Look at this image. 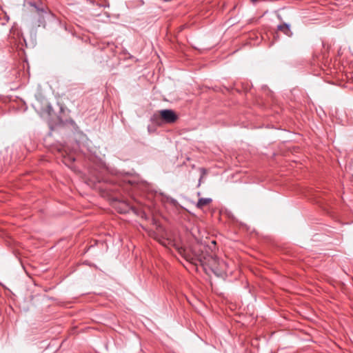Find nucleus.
Here are the masks:
<instances>
[{"instance_id": "obj_3", "label": "nucleus", "mask_w": 353, "mask_h": 353, "mask_svg": "<svg viewBox=\"0 0 353 353\" xmlns=\"http://www.w3.org/2000/svg\"><path fill=\"white\" fill-rule=\"evenodd\" d=\"M278 30L283 32L285 34L290 37L292 34L290 27L287 23H283L281 25H279L277 27Z\"/></svg>"}, {"instance_id": "obj_2", "label": "nucleus", "mask_w": 353, "mask_h": 353, "mask_svg": "<svg viewBox=\"0 0 353 353\" xmlns=\"http://www.w3.org/2000/svg\"><path fill=\"white\" fill-rule=\"evenodd\" d=\"M178 119L176 113L170 109L161 110L159 111V114H154L152 120L157 124L161 123H174Z\"/></svg>"}, {"instance_id": "obj_1", "label": "nucleus", "mask_w": 353, "mask_h": 353, "mask_svg": "<svg viewBox=\"0 0 353 353\" xmlns=\"http://www.w3.org/2000/svg\"><path fill=\"white\" fill-rule=\"evenodd\" d=\"M152 236L163 246L174 248L178 253L190 263L195 265L204 264L205 254L203 251L201 245L196 243L189 247H184L175 239H172L170 237L165 238L156 234H154Z\"/></svg>"}, {"instance_id": "obj_5", "label": "nucleus", "mask_w": 353, "mask_h": 353, "mask_svg": "<svg viewBox=\"0 0 353 353\" xmlns=\"http://www.w3.org/2000/svg\"><path fill=\"white\" fill-rule=\"evenodd\" d=\"M75 159L73 156H68V157H64L63 158V163L66 165H68L69 163H72L73 161H74Z\"/></svg>"}, {"instance_id": "obj_4", "label": "nucleus", "mask_w": 353, "mask_h": 353, "mask_svg": "<svg viewBox=\"0 0 353 353\" xmlns=\"http://www.w3.org/2000/svg\"><path fill=\"white\" fill-rule=\"evenodd\" d=\"M212 200L210 198H201L199 199V201L196 203V207L198 208H202L204 206L210 204L212 202Z\"/></svg>"}]
</instances>
